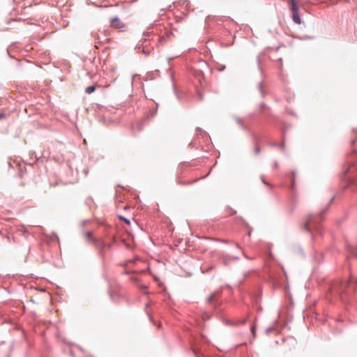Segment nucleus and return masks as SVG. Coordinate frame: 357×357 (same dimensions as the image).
<instances>
[{
    "instance_id": "obj_9",
    "label": "nucleus",
    "mask_w": 357,
    "mask_h": 357,
    "mask_svg": "<svg viewBox=\"0 0 357 357\" xmlns=\"http://www.w3.org/2000/svg\"><path fill=\"white\" fill-rule=\"evenodd\" d=\"M251 331H252V333L253 334V335H255V326H253L251 328Z\"/></svg>"
},
{
    "instance_id": "obj_4",
    "label": "nucleus",
    "mask_w": 357,
    "mask_h": 357,
    "mask_svg": "<svg viewBox=\"0 0 357 357\" xmlns=\"http://www.w3.org/2000/svg\"><path fill=\"white\" fill-rule=\"evenodd\" d=\"M355 282H357V280H354V279L351 278L346 284H344V288L345 289L344 291H345V294L349 292L350 289L352 288Z\"/></svg>"
},
{
    "instance_id": "obj_10",
    "label": "nucleus",
    "mask_w": 357,
    "mask_h": 357,
    "mask_svg": "<svg viewBox=\"0 0 357 357\" xmlns=\"http://www.w3.org/2000/svg\"><path fill=\"white\" fill-rule=\"evenodd\" d=\"M5 117V114H0V119H3Z\"/></svg>"
},
{
    "instance_id": "obj_6",
    "label": "nucleus",
    "mask_w": 357,
    "mask_h": 357,
    "mask_svg": "<svg viewBox=\"0 0 357 357\" xmlns=\"http://www.w3.org/2000/svg\"><path fill=\"white\" fill-rule=\"evenodd\" d=\"M91 236H92V233L91 232H89V231H87L84 234V238L87 240V241H91L92 239L91 238Z\"/></svg>"
},
{
    "instance_id": "obj_7",
    "label": "nucleus",
    "mask_w": 357,
    "mask_h": 357,
    "mask_svg": "<svg viewBox=\"0 0 357 357\" xmlns=\"http://www.w3.org/2000/svg\"><path fill=\"white\" fill-rule=\"evenodd\" d=\"M215 296V294H212L209 295L208 297V303H212Z\"/></svg>"
},
{
    "instance_id": "obj_1",
    "label": "nucleus",
    "mask_w": 357,
    "mask_h": 357,
    "mask_svg": "<svg viewBox=\"0 0 357 357\" xmlns=\"http://www.w3.org/2000/svg\"><path fill=\"white\" fill-rule=\"evenodd\" d=\"M291 11L292 13V18L295 23L298 24H301V19L299 15L298 8L294 0H290Z\"/></svg>"
},
{
    "instance_id": "obj_2",
    "label": "nucleus",
    "mask_w": 357,
    "mask_h": 357,
    "mask_svg": "<svg viewBox=\"0 0 357 357\" xmlns=\"http://www.w3.org/2000/svg\"><path fill=\"white\" fill-rule=\"evenodd\" d=\"M110 26L121 31H124L126 29L125 24L118 17H114L111 20Z\"/></svg>"
},
{
    "instance_id": "obj_3",
    "label": "nucleus",
    "mask_w": 357,
    "mask_h": 357,
    "mask_svg": "<svg viewBox=\"0 0 357 357\" xmlns=\"http://www.w3.org/2000/svg\"><path fill=\"white\" fill-rule=\"evenodd\" d=\"M317 216L315 215H311L306 223L304 225L303 228L306 230H311L314 226L317 225Z\"/></svg>"
},
{
    "instance_id": "obj_8",
    "label": "nucleus",
    "mask_w": 357,
    "mask_h": 357,
    "mask_svg": "<svg viewBox=\"0 0 357 357\" xmlns=\"http://www.w3.org/2000/svg\"><path fill=\"white\" fill-rule=\"evenodd\" d=\"M120 218L123 220L127 225H130V221L128 219L122 218V217H120Z\"/></svg>"
},
{
    "instance_id": "obj_5",
    "label": "nucleus",
    "mask_w": 357,
    "mask_h": 357,
    "mask_svg": "<svg viewBox=\"0 0 357 357\" xmlns=\"http://www.w3.org/2000/svg\"><path fill=\"white\" fill-rule=\"evenodd\" d=\"M95 90H96V86H89L86 88L85 92L86 93L90 94V93H93Z\"/></svg>"
}]
</instances>
